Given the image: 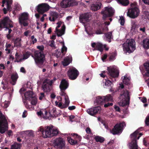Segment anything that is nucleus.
Wrapping results in <instances>:
<instances>
[{"instance_id": "obj_9", "label": "nucleus", "mask_w": 149, "mask_h": 149, "mask_svg": "<svg viewBox=\"0 0 149 149\" xmlns=\"http://www.w3.org/2000/svg\"><path fill=\"white\" fill-rule=\"evenodd\" d=\"M53 83V80L49 79H45L43 82L42 85V88L43 92H47L51 91V87Z\"/></svg>"}, {"instance_id": "obj_40", "label": "nucleus", "mask_w": 149, "mask_h": 149, "mask_svg": "<svg viewBox=\"0 0 149 149\" xmlns=\"http://www.w3.org/2000/svg\"><path fill=\"white\" fill-rule=\"evenodd\" d=\"M55 103L56 104V106H58V107H60L61 109H63V108H62L63 107V104L62 105V102H60L59 103L58 102L56 101L55 102Z\"/></svg>"}, {"instance_id": "obj_10", "label": "nucleus", "mask_w": 149, "mask_h": 149, "mask_svg": "<svg viewBox=\"0 0 149 149\" xmlns=\"http://www.w3.org/2000/svg\"><path fill=\"white\" fill-rule=\"evenodd\" d=\"M79 74V71L74 68H70L67 72L68 76L69 78L72 80H74L77 79Z\"/></svg>"}, {"instance_id": "obj_39", "label": "nucleus", "mask_w": 149, "mask_h": 149, "mask_svg": "<svg viewBox=\"0 0 149 149\" xmlns=\"http://www.w3.org/2000/svg\"><path fill=\"white\" fill-rule=\"evenodd\" d=\"M130 80L129 78L127 77H124L123 82V83L127 85H128L130 84Z\"/></svg>"}, {"instance_id": "obj_1", "label": "nucleus", "mask_w": 149, "mask_h": 149, "mask_svg": "<svg viewBox=\"0 0 149 149\" xmlns=\"http://www.w3.org/2000/svg\"><path fill=\"white\" fill-rule=\"evenodd\" d=\"M32 56L34 58L35 63L37 66L40 68H42L45 59L44 52L35 51L33 55H32Z\"/></svg>"}, {"instance_id": "obj_57", "label": "nucleus", "mask_w": 149, "mask_h": 149, "mask_svg": "<svg viewBox=\"0 0 149 149\" xmlns=\"http://www.w3.org/2000/svg\"><path fill=\"white\" fill-rule=\"evenodd\" d=\"M21 24H22L24 26H27L28 25V23L26 21H22L21 23H19Z\"/></svg>"}, {"instance_id": "obj_15", "label": "nucleus", "mask_w": 149, "mask_h": 149, "mask_svg": "<svg viewBox=\"0 0 149 149\" xmlns=\"http://www.w3.org/2000/svg\"><path fill=\"white\" fill-rule=\"evenodd\" d=\"M114 10L111 7L109 8L106 7L105 8V10L101 11V14L103 16L106 18L109 17L113 15Z\"/></svg>"}, {"instance_id": "obj_54", "label": "nucleus", "mask_w": 149, "mask_h": 149, "mask_svg": "<svg viewBox=\"0 0 149 149\" xmlns=\"http://www.w3.org/2000/svg\"><path fill=\"white\" fill-rule=\"evenodd\" d=\"M54 43V40L50 41L49 42V45L52 47H54L55 46Z\"/></svg>"}, {"instance_id": "obj_17", "label": "nucleus", "mask_w": 149, "mask_h": 149, "mask_svg": "<svg viewBox=\"0 0 149 149\" xmlns=\"http://www.w3.org/2000/svg\"><path fill=\"white\" fill-rule=\"evenodd\" d=\"M61 23H62L61 22H58L57 24L58 25L56 26V29L55 31L57 32V36L58 37L61 36L62 35L64 34L65 30V26L64 24L62 26L61 30L58 29V28L60 27Z\"/></svg>"}, {"instance_id": "obj_42", "label": "nucleus", "mask_w": 149, "mask_h": 149, "mask_svg": "<svg viewBox=\"0 0 149 149\" xmlns=\"http://www.w3.org/2000/svg\"><path fill=\"white\" fill-rule=\"evenodd\" d=\"M37 47L39 50H36V51H38L40 52H44L43 51L44 49V47L43 45L38 46Z\"/></svg>"}, {"instance_id": "obj_16", "label": "nucleus", "mask_w": 149, "mask_h": 149, "mask_svg": "<svg viewBox=\"0 0 149 149\" xmlns=\"http://www.w3.org/2000/svg\"><path fill=\"white\" fill-rule=\"evenodd\" d=\"M108 74L110 76V79L117 77L119 75L118 70L115 68L112 67H107Z\"/></svg>"}, {"instance_id": "obj_11", "label": "nucleus", "mask_w": 149, "mask_h": 149, "mask_svg": "<svg viewBox=\"0 0 149 149\" xmlns=\"http://www.w3.org/2000/svg\"><path fill=\"white\" fill-rule=\"evenodd\" d=\"M96 100L97 104L102 105L106 102L112 101V97L111 95H108L104 96H98L97 97Z\"/></svg>"}, {"instance_id": "obj_31", "label": "nucleus", "mask_w": 149, "mask_h": 149, "mask_svg": "<svg viewBox=\"0 0 149 149\" xmlns=\"http://www.w3.org/2000/svg\"><path fill=\"white\" fill-rule=\"evenodd\" d=\"M117 56V53L115 51L112 53H109V60L110 61H113L116 59V57Z\"/></svg>"}, {"instance_id": "obj_23", "label": "nucleus", "mask_w": 149, "mask_h": 149, "mask_svg": "<svg viewBox=\"0 0 149 149\" xmlns=\"http://www.w3.org/2000/svg\"><path fill=\"white\" fill-rule=\"evenodd\" d=\"M91 46L92 47L95 48V50H98L101 52L103 51V45L100 43L96 44L95 42H93L92 43Z\"/></svg>"}, {"instance_id": "obj_61", "label": "nucleus", "mask_w": 149, "mask_h": 149, "mask_svg": "<svg viewBox=\"0 0 149 149\" xmlns=\"http://www.w3.org/2000/svg\"><path fill=\"white\" fill-rule=\"evenodd\" d=\"M25 89L23 88H21L20 90H19V92L22 95V94H23V93L25 91Z\"/></svg>"}, {"instance_id": "obj_20", "label": "nucleus", "mask_w": 149, "mask_h": 149, "mask_svg": "<svg viewBox=\"0 0 149 149\" xmlns=\"http://www.w3.org/2000/svg\"><path fill=\"white\" fill-rule=\"evenodd\" d=\"M90 17V15L88 13H84L80 15L79 17L80 22L84 24L89 21V18Z\"/></svg>"}, {"instance_id": "obj_38", "label": "nucleus", "mask_w": 149, "mask_h": 149, "mask_svg": "<svg viewBox=\"0 0 149 149\" xmlns=\"http://www.w3.org/2000/svg\"><path fill=\"white\" fill-rule=\"evenodd\" d=\"M18 78L17 74H13L11 76V79L13 82H15Z\"/></svg>"}, {"instance_id": "obj_13", "label": "nucleus", "mask_w": 149, "mask_h": 149, "mask_svg": "<svg viewBox=\"0 0 149 149\" xmlns=\"http://www.w3.org/2000/svg\"><path fill=\"white\" fill-rule=\"evenodd\" d=\"M33 93L32 91H29L26 92L24 94V99L22 97L23 102L26 107L28 109H30L31 107H29L30 106L28 105L26 100H29L31 98H33Z\"/></svg>"}, {"instance_id": "obj_55", "label": "nucleus", "mask_w": 149, "mask_h": 149, "mask_svg": "<svg viewBox=\"0 0 149 149\" xmlns=\"http://www.w3.org/2000/svg\"><path fill=\"white\" fill-rule=\"evenodd\" d=\"M45 97V94L43 93H40V95L39 97V99L40 100H42Z\"/></svg>"}, {"instance_id": "obj_51", "label": "nucleus", "mask_w": 149, "mask_h": 149, "mask_svg": "<svg viewBox=\"0 0 149 149\" xmlns=\"http://www.w3.org/2000/svg\"><path fill=\"white\" fill-rule=\"evenodd\" d=\"M61 55V52H58V51H56L54 54V56H55L57 58L59 57Z\"/></svg>"}, {"instance_id": "obj_34", "label": "nucleus", "mask_w": 149, "mask_h": 149, "mask_svg": "<svg viewBox=\"0 0 149 149\" xmlns=\"http://www.w3.org/2000/svg\"><path fill=\"white\" fill-rule=\"evenodd\" d=\"M65 103L63 104V108H67L69 105L70 101L68 96L65 97Z\"/></svg>"}, {"instance_id": "obj_53", "label": "nucleus", "mask_w": 149, "mask_h": 149, "mask_svg": "<svg viewBox=\"0 0 149 149\" xmlns=\"http://www.w3.org/2000/svg\"><path fill=\"white\" fill-rule=\"evenodd\" d=\"M145 123L147 126H149V116H148L146 118Z\"/></svg>"}, {"instance_id": "obj_12", "label": "nucleus", "mask_w": 149, "mask_h": 149, "mask_svg": "<svg viewBox=\"0 0 149 149\" xmlns=\"http://www.w3.org/2000/svg\"><path fill=\"white\" fill-rule=\"evenodd\" d=\"M139 13V9L135 7L128 10L127 13V16L131 18L134 19L138 16Z\"/></svg>"}, {"instance_id": "obj_46", "label": "nucleus", "mask_w": 149, "mask_h": 149, "mask_svg": "<svg viewBox=\"0 0 149 149\" xmlns=\"http://www.w3.org/2000/svg\"><path fill=\"white\" fill-rule=\"evenodd\" d=\"M74 136H75V138L76 139L77 141V142L78 141H81V137L80 136H79L77 134L74 133L73 134Z\"/></svg>"}, {"instance_id": "obj_47", "label": "nucleus", "mask_w": 149, "mask_h": 149, "mask_svg": "<svg viewBox=\"0 0 149 149\" xmlns=\"http://www.w3.org/2000/svg\"><path fill=\"white\" fill-rule=\"evenodd\" d=\"M52 20L53 21H54L57 18L58 15V14L56 13H54L52 15Z\"/></svg>"}, {"instance_id": "obj_7", "label": "nucleus", "mask_w": 149, "mask_h": 149, "mask_svg": "<svg viewBox=\"0 0 149 149\" xmlns=\"http://www.w3.org/2000/svg\"><path fill=\"white\" fill-rule=\"evenodd\" d=\"M59 131L56 129H54L47 126L45 130V134L44 136V138L56 136L58 133Z\"/></svg>"}, {"instance_id": "obj_22", "label": "nucleus", "mask_w": 149, "mask_h": 149, "mask_svg": "<svg viewBox=\"0 0 149 149\" xmlns=\"http://www.w3.org/2000/svg\"><path fill=\"white\" fill-rule=\"evenodd\" d=\"M69 83L68 80L63 79L61 81L59 88L61 90H65L68 87Z\"/></svg>"}, {"instance_id": "obj_5", "label": "nucleus", "mask_w": 149, "mask_h": 149, "mask_svg": "<svg viewBox=\"0 0 149 149\" xmlns=\"http://www.w3.org/2000/svg\"><path fill=\"white\" fill-rule=\"evenodd\" d=\"M8 123L5 116L0 111V133L3 134L8 130Z\"/></svg>"}, {"instance_id": "obj_28", "label": "nucleus", "mask_w": 149, "mask_h": 149, "mask_svg": "<svg viewBox=\"0 0 149 149\" xmlns=\"http://www.w3.org/2000/svg\"><path fill=\"white\" fill-rule=\"evenodd\" d=\"M112 31L108 32L105 33V36L107 39V40L109 42H111V39H113V36L112 35Z\"/></svg>"}, {"instance_id": "obj_26", "label": "nucleus", "mask_w": 149, "mask_h": 149, "mask_svg": "<svg viewBox=\"0 0 149 149\" xmlns=\"http://www.w3.org/2000/svg\"><path fill=\"white\" fill-rule=\"evenodd\" d=\"M102 4L100 3L96 4H93L91 6V9L93 11H96L101 7Z\"/></svg>"}, {"instance_id": "obj_43", "label": "nucleus", "mask_w": 149, "mask_h": 149, "mask_svg": "<svg viewBox=\"0 0 149 149\" xmlns=\"http://www.w3.org/2000/svg\"><path fill=\"white\" fill-rule=\"evenodd\" d=\"M119 21L120 22L121 25L122 26L124 25L125 22L124 17L123 16L120 17Z\"/></svg>"}, {"instance_id": "obj_21", "label": "nucleus", "mask_w": 149, "mask_h": 149, "mask_svg": "<svg viewBox=\"0 0 149 149\" xmlns=\"http://www.w3.org/2000/svg\"><path fill=\"white\" fill-rule=\"evenodd\" d=\"M10 22V20L8 17H5L0 22V28H7V26L8 23Z\"/></svg>"}, {"instance_id": "obj_36", "label": "nucleus", "mask_w": 149, "mask_h": 149, "mask_svg": "<svg viewBox=\"0 0 149 149\" xmlns=\"http://www.w3.org/2000/svg\"><path fill=\"white\" fill-rule=\"evenodd\" d=\"M68 142L71 144L75 145L77 144V141L76 140H74L70 138H68Z\"/></svg>"}, {"instance_id": "obj_32", "label": "nucleus", "mask_w": 149, "mask_h": 149, "mask_svg": "<svg viewBox=\"0 0 149 149\" xmlns=\"http://www.w3.org/2000/svg\"><path fill=\"white\" fill-rule=\"evenodd\" d=\"M118 2L123 6H126L129 4L128 0H117Z\"/></svg>"}, {"instance_id": "obj_14", "label": "nucleus", "mask_w": 149, "mask_h": 149, "mask_svg": "<svg viewBox=\"0 0 149 149\" xmlns=\"http://www.w3.org/2000/svg\"><path fill=\"white\" fill-rule=\"evenodd\" d=\"M49 6L46 3H42L38 5L37 11L40 13L42 14L49 9Z\"/></svg>"}, {"instance_id": "obj_59", "label": "nucleus", "mask_w": 149, "mask_h": 149, "mask_svg": "<svg viewBox=\"0 0 149 149\" xmlns=\"http://www.w3.org/2000/svg\"><path fill=\"white\" fill-rule=\"evenodd\" d=\"M114 108L116 111L120 112V108L117 106L115 105L114 106Z\"/></svg>"}, {"instance_id": "obj_45", "label": "nucleus", "mask_w": 149, "mask_h": 149, "mask_svg": "<svg viewBox=\"0 0 149 149\" xmlns=\"http://www.w3.org/2000/svg\"><path fill=\"white\" fill-rule=\"evenodd\" d=\"M104 28H102V30L101 29H99L96 31L95 33L97 34H103L104 33Z\"/></svg>"}, {"instance_id": "obj_33", "label": "nucleus", "mask_w": 149, "mask_h": 149, "mask_svg": "<svg viewBox=\"0 0 149 149\" xmlns=\"http://www.w3.org/2000/svg\"><path fill=\"white\" fill-rule=\"evenodd\" d=\"M62 65L65 66L68 65L70 63V59L68 57L65 58L62 61Z\"/></svg>"}, {"instance_id": "obj_60", "label": "nucleus", "mask_w": 149, "mask_h": 149, "mask_svg": "<svg viewBox=\"0 0 149 149\" xmlns=\"http://www.w3.org/2000/svg\"><path fill=\"white\" fill-rule=\"evenodd\" d=\"M68 109L70 110H72L76 109V107L74 106H70L68 107Z\"/></svg>"}, {"instance_id": "obj_24", "label": "nucleus", "mask_w": 149, "mask_h": 149, "mask_svg": "<svg viewBox=\"0 0 149 149\" xmlns=\"http://www.w3.org/2000/svg\"><path fill=\"white\" fill-rule=\"evenodd\" d=\"M56 111L55 108H53L51 112H47V111H45V113L46 117L49 118V117L54 118L56 115Z\"/></svg>"}, {"instance_id": "obj_4", "label": "nucleus", "mask_w": 149, "mask_h": 149, "mask_svg": "<svg viewBox=\"0 0 149 149\" xmlns=\"http://www.w3.org/2000/svg\"><path fill=\"white\" fill-rule=\"evenodd\" d=\"M134 40L131 39L126 41L123 45V51L126 53L130 54L133 52L135 49Z\"/></svg>"}, {"instance_id": "obj_8", "label": "nucleus", "mask_w": 149, "mask_h": 149, "mask_svg": "<svg viewBox=\"0 0 149 149\" xmlns=\"http://www.w3.org/2000/svg\"><path fill=\"white\" fill-rule=\"evenodd\" d=\"M53 144L56 148L63 149L65 146V141L62 138H57L54 140Z\"/></svg>"}, {"instance_id": "obj_41", "label": "nucleus", "mask_w": 149, "mask_h": 149, "mask_svg": "<svg viewBox=\"0 0 149 149\" xmlns=\"http://www.w3.org/2000/svg\"><path fill=\"white\" fill-rule=\"evenodd\" d=\"M31 99L32 100L31 102V104L33 105H36L37 102V98L33 97Z\"/></svg>"}, {"instance_id": "obj_35", "label": "nucleus", "mask_w": 149, "mask_h": 149, "mask_svg": "<svg viewBox=\"0 0 149 149\" xmlns=\"http://www.w3.org/2000/svg\"><path fill=\"white\" fill-rule=\"evenodd\" d=\"M21 39L19 38H17L15 40H13V42L15 45L16 46H20Z\"/></svg>"}, {"instance_id": "obj_37", "label": "nucleus", "mask_w": 149, "mask_h": 149, "mask_svg": "<svg viewBox=\"0 0 149 149\" xmlns=\"http://www.w3.org/2000/svg\"><path fill=\"white\" fill-rule=\"evenodd\" d=\"M20 148V144L16 143L11 146V149H18Z\"/></svg>"}, {"instance_id": "obj_63", "label": "nucleus", "mask_w": 149, "mask_h": 149, "mask_svg": "<svg viewBox=\"0 0 149 149\" xmlns=\"http://www.w3.org/2000/svg\"><path fill=\"white\" fill-rule=\"evenodd\" d=\"M20 71L21 72H22L24 73H25L26 72V71L25 69L23 67H22L20 69Z\"/></svg>"}, {"instance_id": "obj_3", "label": "nucleus", "mask_w": 149, "mask_h": 149, "mask_svg": "<svg viewBox=\"0 0 149 149\" xmlns=\"http://www.w3.org/2000/svg\"><path fill=\"white\" fill-rule=\"evenodd\" d=\"M119 98L122 100L119 102V105L124 107L129 104L130 97L128 91L123 90L120 93Z\"/></svg>"}, {"instance_id": "obj_52", "label": "nucleus", "mask_w": 149, "mask_h": 149, "mask_svg": "<svg viewBox=\"0 0 149 149\" xmlns=\"http://www.w3.org/2000/svg\"><path fill=\"white\" fill-rule=\"evenodd\" d=\"M2 84L3 85L2 88L3 89L5 90L8 86V84L6 82H4L2 81L1 82Z\"/></svg>"}, {"instance_id": "obj_48", "label": "nucleus", "mask_w": 149, "mask_h": 149, "mask_svg": "<svg viewBox=\"0 0 149 149\" xmlns=\"http://www.w3.org/2000/svg\"><path fill=\"white\" fill-rule=\"evenodd\" d=\"M38 130H39L41 132V133L42 134L43 137L44 138V136L45 135V130L44 131L43 127L42 126L40 127H39V129H38Z\"/></svg>"}, {"instance_id": "obj_49", "label": "nucleus", "mask_w": 149, "mask_h": 149, "mask_svg": "<svg viewBox=\"0 0 149 149\" xmlns=\"http://www.w3.org/2000/svg\"><path fill=\"white\" fill-rule=\"evenodd\" d=\"M30 56V54L28 52L23 54V59H27Z\"/></svg>"}, {"instance_id": "obj_19", "label": "nucleus", "mask_w": 149, "mask_h": 149, "mask_svg": "<svg viewBox=\"0 0 149 149\" xmlns=\"http://www.w3.org/2000/svg\"><path fill=\"white\" fill-rule=\"evenodd\" d=\"M100 110L101 107H100L97 106L88 109L86 111L89 115L94 116Z\"/></svg>"}, {"instance_id": "obj_30", "label": "nucleus", "mask_w": 149, "mask_h": 149, "mask_svg": "<svg viewBox=\"0 0 149 149\" xmlns=\"http://www.w3.org/2000/svg\"><path fill=\"white\" fill-rule=\"evenodd\" d=\"M94 139L97 142L102 143L105 141L104 138V137L99 136H95Z\"/></svg>"}, {"instance_id": "obj_6", "label": "nucleus", "mask_w": 149, "mask_h": 149, "mask_svg": "<svg viewBox=\"0 0 149 149\" xmlns=\"http://www.w3.org/2000/svg\"><path fill=\"white\" fill-rule=\"evenodd\" d=\"M126 126V124L124 122L116 124L111 131V133L114 135L121 133L123 130V128Z\"/></svg>"}, {"instance_id": "obj_44", "label": "nucleus", "mask_w": 149, "mask_h": 149, "mask_svg": "<svg viewBox=\"0 0 149 149\" xmlns=\"http://www.w3.org/2000/svg\"><path fill=\"white\" fill-rule=\"evenodd\" d=\"M67 48L65 45L64 44H63V47L61 49V52L63 54L65 55V53H64L65 52H66L67 51Z\"/></svg>"}, {"instance_id": "obj_58", "label": "nucleus", "mask_w": 149, "mask_h": 149, "mask_svg": "<svg viewBox=\"0 0 149 149\" xmlns=\"http://www.w3.org/2000/svg\"><path fill=\"white\" fill-rule=\"evenodd\" d=\"M86 132L88 134H91V129L89 127H87L86 130Z\"/></svg>"}, {"instance_id": "obj_27", "label": "nucleus", "mask_w": 149, "mask_h": 149, "mask_svg": "<svg viewBox=\"0 0 149 149\" xmlns=\"http://www.w3.org/2000/svg\"><path fill=\"white\" fill-rule=\"evenodd\" d=\"M103 83H104V85H103L104 88H111L112 87V83L109 80L105 79L103 80Z\"/></svg>"}, {"instance_id": "obj_2", "label": "nucleus", "mask_w": 149, "mask_h": 149, "mask_svg": "<svg viewBox=\"0 0 149 149\" xmlns=\"http://www.w3.org/2000/svg\"><path fill=\"white\" fill-rule=\"evenodd\" d=\"M139 129H138L130 135L132 141L129 143L130 149H138L137 140L139 139L143 134L142 133H139Z\"/></svg>"}, {"instance_id": "obj_56", "label": "nucleus", "mask_w": 149, "mask_h": 149, "mask_svg": "<svg viewBox=\"0 0 149 149\" xmlns=\"http://www.w3.org/2000/svg\"><path fill=\"white\" fill-rule=\"evenodd\" d=\"M113 103H112L108 102L107 103L105 104L104 105V107L105 108H107L110 106H112Z\"/></svg>"}, {"instance_id": "obj_18", "label": "nucleus", "mask_w": 149, "mask_h": 149, "mask_svg": "<svg viewBox=\"0 0 149 149\" xmlns=\"http://www.w3.org/2000/svg\"><path fill=\"white\" fill-rule=\"evenodd\" d=\"M61 6L63 8H66L75 5L73 0H63L61 3Z\"/></svg>"}, {"instance_id": "obj_29", "label": "nucleus", "mask_w": 149, "mask_h": 149, "mask_svg": "<svg viewBox=\"0 0 149 149\" xmlns=\"http://www.w3.org/2000/svg\"><path fill=\"white\" fill-rule=\"evenodd\" d=\"M143 45L145 49H149V39H145L143 40Z\"/></svg>"}, {"instance_id": "obj_62", "label": "nucleus", "mask_w": 149, "mask_h": 149, "mask_svg": "<svg viewBox=\"0 0 149 149\" xmlns=\"http://www.w3.org/2000/svg\"><path fill=\"white\" fill-rule=\"evenodd\" d=\"M9 22H10L8 23L7 26V28H6V29H8L10 28H13V24L10 23Z\"/></svg>"}, {"instance_id": "obj_64", "label": "nucleus", "mask_w": 149, "mask_h": 149, "mask_svg": "<svg viewBox=\"0 0 149 149\" xmlns=\"http://www.w3.org/2000/svg\"><path fill=\"white\" fill-rule=\"evenodd\" d=\"M141 101H142L143 103H146L147 102V99L145 97L142 98L141 99Z\"/></svg>"}, {"instance_id": "obj_50", "label": "nucleus", "mask_w": 149, "mask_h": 149, "mask_svg": "<svg viewBox=\"0 0 149 149\" xmlns=\"http://www.w3.org/2000/svg\"><path fill=\"white\" fill-rule=\"evenodd\" d=\"M65 90H61V92L60 93V95L61 96H63L65 97L68 96L66 93H65Z\"/></svg>"}, {"instance_id": "obj_25", "label": "nucleus", "mask_w": 149, "mask_h": 149, "mask_svg": "<svg viewBox=\"0 0 149 149\" xmlns=\"http://www.w3.org/2000/svg\"><path fill=\"white\" fill-rule=\"evenodd\" d=\"M29 17V15L28 13L24 12L22 13L19 18V23H21L22 21H27Z\"/></svg>"}]
</instances>
